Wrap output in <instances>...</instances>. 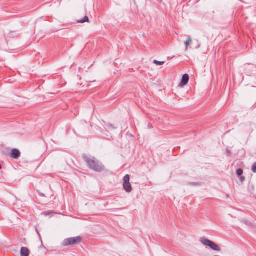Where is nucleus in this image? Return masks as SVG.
Returning <instances> with one entry per match:
<instances>
[{"mask_svg": "<svg viewBox=\"0 0 256 256\" xmlns=\"http://www.w3.org/2000/svg\"><path fill=\"white\" fill-rule=\"evenodd\" d=\"M82 158L90 169L98 172L104 170V165L94 157H90L84 154L82 156Z\"/></svg>", "mask_w": 256, "mask_h": 256, "instance_id": "1", "label": "nucleus"}, {"mask_svg": "<svg viewBox=\"0 0 256 256\" xmlns=\"http://www.w3.org/2000/svg\"><path fill=\"white\" fill-rule=\"evenodd\" d=\"M82 241V238L80 236L70 238L64 240L62 245L68 246L70 245H76L80 244Z\"/></svg>", "mask_w": 256, "mask_h": 256, "instance_id": "2", "label": "nucleus"}, {"mask_svg": "<svg viewBox=\"0 0 256 256\" xmlns=\"http://www.w3.org/2000/svg\"><path fill=\"white\" fill-rule=\"evenodd\" d=\"M130 177L128 174H126L123 178V187L124 189L127 192H130L132 190V188L130 182Z\"/></svg>", "mask_w": 256, "mask_h": 256, "instance_id": "3", "label": "nucleus"}, {"mask_svg": "<svg viewBox=\"0 0 256 256\" xmlns=\"http://www.w3.org/2000/svg\"><path fill=\"white\" fill-rule=\"evenodd\" d=\"M189 76L188 74H184L182 76V80L180 83V86H186L188 82Z\"/></svg>", "mask_w": 256, "mask_h": 256, "instance_id": "4", "label": "nucleus"}, {"mask_svg": "<svg viewBox=\"0 0 256 256\" xmlns=\"http://www.w3.org/2000/svg\"><path fill=\"white\" fill-rule=\"evenodd\" d=\"M20 152L16 148H14L12 150L11 152V157L14 158L18 159L20 158Z\"/></svg>", "mask_w": 256, "mask_h": 256, "instance_id": "5", "label": "nucleus"}, {"mask_svg": "<svg viewBox=\"0 0 256 256\" xmlns=\"http://www.w3.org/2000/svg\"><path fill=\"white\" fill-rule=\"evenodd\" d=\"M20 253L21 256H29L30 252L26 247H22Z\"/></svg>", "mask_w": 256, "mask_h": 256, "instance_id": "6", "label": "nucleus"}, {"mask_svg": "<svg viewBox=\"0 0 256 256\" xmlns=\"http://www.w3.org/2000/svg\"><path fill=\"white\" fill-rule=\"evenodd\" d=\"M209 247L216 251L220 252L221 250L220 248L213 242H212Z\"/></svg>", "mask_w": 256, "mask_h": 256, "instance_id": "7", "label": "nucleus"}, {"mask_svg": "<svg viewBox=\"0 0 256 256\" xmlns=\"http://www.w3.org/2000/svg\"><path fill=\"white\" fill-rule=\"evenodd\" d=\"M200 242L204 246H210L211 242L212 241L208 240V239H206V238H201L200 239Z\"/></svg>", "mask_w": 256, "mask_h": 256, "instance_id": "8", "label": "nucleus"}, {"mask_svg": "<svg viewBox=\"0 0 256 256\" xmlns=\"http://www.w3.org/2000/svg\"><path fill=\"white\" fill-rule=\"evenodd\" d=\"M236 174L238 176H240V180L243 181L244 179V178L242 176L243 174V170L242 168H238L236 170Z\"/></svg>", "mask_w": 256, "mask_h": 256, "instance_id": "9", "label": "nucleus"}, {"mask_svg": "<svg viewBox=\"0 0 256 256\" xmlns=\"http://www.w3.org/2000/svg\"><path fill=\"white\" fill-rule=\"evenodd\" d=\"M192 43V40L190 36H188L187 38L186 41L184 42V44L186 45V50L188 49V46L191 44Z\"/></svg>", "mask_w": 256, "mask_h": 256, "instance_id": "10", "label": "nucleus"}, {"mask_svg": "<svg viewBox=\"0 0 256 256\" xmlns=\"http://www.w3.org/2000/svg\"><path fill=\"white\" fill-rule=\"evenodd\" d=\"M106 126V128L109 130H116L118 128L117 126H116L112 124H110V123L107 124Z\"/></svg>", "mask_w": 256, "mask_h": 256, "instance_id": "11", "label": "nucleus"}, {"mask_svg": "<svg viewBox=\"0 0 256 256\" xmlns=\"http://www.w3.org/2000/svg\"><path fill=\"white\" fill-rule=\"evenodd\" d=\"M88 18L86 16L83 19L78 20V23H84L85 22H88Z\"/></svg>", "mask_w": 256, "mask_h": 256, "instance_id": "12", "label": "nucleus"}, {"mask_svg": "<svg viewBox=\"0 0 256 256\" xmlns=\"http://www.w3.org/2000/svg\"><path fill=\"white\" fill-rule=\"evenodd\" d=\"M153 62L158 65V66H162V64H164V62H160V61H158L157 60H154L153 61Z\"/></svg>", "mask_w": 256, "mask_h": 256, "instance_id": "13", "label": "nucleus"}, {"mask_svg": "<svg viewBox=\"0 0 256 256\" xmlns=\"http://www.w3.org/2000/svg\"><path fill=\"white\" fill-rule=\"evenodd\" d=\"M252 170L253 172L256 173V162L253 164L252 167Z\"/></svg>", "mask_w": 256, "mask_h": 256, "instance_id": "14", "label": "nucleus"}, {"mask_svg": "<svg viewBox=\"0 0 256 256\" xmlns=\"http://www.w3.org/2000/svg\"><path fill=\"white\" fill-rule=\"evenodd\" d=\"M148 126L150 128H152V126H150V124H149V125Z\"/></svg>", "mask_w": 256, "mask_h": 256, "instance_id": "15", "label": "nucleus"}, {"mask_svg": "<svg viewBox=\"0 0 256 256\" xmlns=\"http://www.w3.org/2000/svg\"><path fill=\"white\" fill-rule=\"evenodd\" d=\"M2 169V166H1V164H0V170Z\"/></svg>", "mask_w": 256, "mask_h": 256, "instance_id": "16", "label": "nucleus"}, {"mask_svg": "<svg viewBox=\"0 0 256 256\" xmlns=\"http://www.w3.org/2000/svg\"><path fill=\"white\" fill-rule=\"evenodd\" d=\"M41 195H42V196H44V194H42Z\"/></svg>", "mask_w": 256, "mask_h": 256, "instance_id": "17", "label": "nucleus"}]
</instances>
